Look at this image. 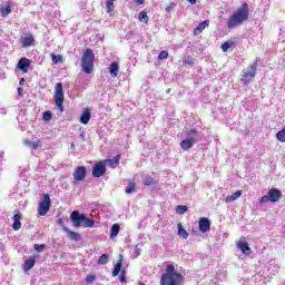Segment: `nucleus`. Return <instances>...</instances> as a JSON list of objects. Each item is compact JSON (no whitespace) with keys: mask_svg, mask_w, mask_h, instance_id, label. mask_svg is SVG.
<instances>
[{"mask_svg":"<svg viewBox=\"0 0 285 285\" xmlns=\"http://www.w3.org/2000/svg\"><path fill=\"white\" fill-rule=\"evenodd\" d=\"M250 14V9H248V3L244 2L227 20L228 30L237 28V26H243L248 21Z\"/></svg>","mask_w":285,"mask_h":285,"instance_id":"f257e3e1","label":"nucleus"},{"mask_svg":"<svg viewBox=\"0 0 285 285\" xmlns=\"http://www.w3.org/2000/svg\"><path fill=\"white\" fill-rule=\"evenodd\" d=\"M161 285H181L184 276L175 271L174 265H167L166 273L160 278Z\"/></svg>","mask_w":285,"mask_h":285,"instance_id":"f03ea898","label":"nucleus"},{"mask_svg":"<svg viewBox=\"0 0 285 285\" xmlns=\"http://www.w3.org/2000/svg\"><path fill=\"white\" fill-rule=\"evenodd\" d=\"M81 68L86 75L92 72V68H95V52H92V49H86L82 53Z\"/></svg>","mask_w":285,"mask_h":285,"instance_id":"7ed1b4c3","label":"nucleus"},{"mask_svg":"<svg viewBox=\"0 0 285 285\" xmlns=\"http://www.w3.org/2000/svg\"><path fill=\"white\" fill-rule=\"evenodd\" d=\"M50 206H52L50 195L43 194L42 200L38 205V215H40V217H46V215H48V212L50 210Z\"/></svg>","mask_w":285,"mask_h":285,"instance_id":"20e7f679","label":"nucleus"},{"mask_svg":"<svg viewBox=\"0 0 285 285\" xmlns=\"http://www.w3.org/2000/svg\"><path fill=\"white\" fill-rule=\"evenodd\" d=\"M55 106L60 110V112H63V85L61 82H58L56 85V91H55Z\"/></svg>","mask_w":285,"mask_h":285,"instance_id":"39448f33","label":"nucleus"},{"mask_svg":"<svg viewBox=\"0 0 285 285\" xmlns=\"http://www.w3.org/2000/svg\"><path fill=\"white\" fill-rule=\"evenodd\" d=\"M255 75H257V61H254L248 68L247 72H245L242 77V81L244 86H248L252 79H255Z\"/></svg>","mask_w":285,"mask_h":285,"instance_id":"423d86ee","label":"nucleus"},{"mask_svg":"<svg viewBox=\"0 0 285 285\" xmlns=\"http://www.w3.org/2000/svg\"><path fill=\"white\" fill-rule=\"evenodd\" d=\"M281 198H282V191H279V189L277 188H273L267 193V195L261 198V204H266V202H272V203L279 202Z\"/></svg>","mask_w":285,"mask_h":285,"instance_id":"0eeeda50","label":"nucleus"},{"mask_svg":"<svg viewBox=\"0 0 285 285\" xmlns=\"http://www.w3.org/2000/svg\"><path fill=\"white\" fill-rule=\"evenodd\" d=\"M88 175V170L83 166L76 167L73 173V184L77 181H83Z\"/></svg>","mask_w":285,"mask_h":285,"instance_id":"6e6552de","label":"nucleus"},{"mask_svg":"<svg viewBox=\"0 0 285 285\" xmlns=\"http://www.w3.org/2000/svg\"><path fill=\"white\" fill-rule=\"evenodd\" d=\"M83 214H79L78 210H73L70 215V219L75 226V228L81 227V224H83Z\"/></svg>","mask_w":285,"mask_h":285,"instance_id":"1a4fd4ad","label":"nucleus"},{"mask_svg":"<svg viewBox=\"0 0 285 285\" xmlns=\"http://www.w3.org/2000/svg\"><path fill=\"white\" fill-rule=\"evenodd\" d=\"M104 175H106V163L100 161L94 166L92 176L104 177Z\"/></svg>","mask_w":285,"mask_h":285,"instance_id":"9d476101","label":"nucleus"},{"mask_svg":"<svg viewBox=\"0 0 285 285\" xmlns=\"http://www.w3.org/2000/svg\"><path fill=\"white\" fill-rule=\"evenodd\" d=\"M20 43L22 48H30L35 43V37L31 33H27L21 37Z\"/></svg>","mask_w":285,"mask_h":285,"instance_id":"9b49d317","label":"nucleus"},{"mask_svg":"<svg viewBox=\"0 0 285 285\" xmlns=\"http://www.w3.org/2000/svg\"><path fill=\"white\" fill-rule=\"evenodd\" d=\"M200 233H208L210 230V220L206 217H203L198 222Z\"/></svg>","mask_w":285,"mask_h":285,"instance_id":"f8f14e48","label":"nucleus"},{"mask_svg":"<svg viewBox=\"0 0 285 285\" xmlns=\"http://www.w3.org/2000/svg\"><path fill=\"white\" fill-rule=\"evenodd\" d=\"M237 248L242 250L244 255H250V247L248 246V243L244 238H242L237 243Z\"/></svg>","mask_w":285,"mask_h":285,"instance_id":"ddd939ff","label":"nucleus"},{"mask_svg":"<svg viewBox=\"0 0 285 285\" xmlns=\"http://www.w3.org/2000/svg\"><path fill=\"white\" fill-rule=\"evenodd\" d=\"M18 69L22 72H28L30 70V60L28 58H21L18 61Z\"/></svg>","mask_w":285,"mask_h":285,"instance_id":"4468645a","label":"nucleus"},{"mask_svg":"<svg viewBox=\"0 0 285 285\" xmlns=\"http://www.w3.org/2000/svg\"><path fill=\"white\" fill-rule=\"evenodd\" d=\"M12 219H13V224H12L13 230H20V228H21V213L16 210Z\"/></svg>","mask_w":285,"mask_h":285,"instance_id":"2eb2a0df","label":"nucleus"},{"mask_svg":"<svg viewBox=\"0 0 285 285\" xmlns=\"http://www.w3.org/2000/svg\"><path fill=\"white\" fill-rule=\"evenodd\" d=\"M186 137H187L186 138L187 140L193 141L194 144H197L199 132L195 129H190V130L187 131Z\"/></svg>","mask_w":285,"mask_h":285,"instance_id":"dca6fc26","label":"nucleus"},{"mask_svg":"<svg viewBox=\"0 0 285 285\" xmlns=\"http://www.w3.org/2000/svg\"><path fill=\"white\" fill-rule=\"evenodd\" d=\"M65 233L68 234L69 239H71L72 242H79V239H81V235H79V233L72 232L67 227H65Z\"/></svg>","mask_w":285,"mask_h":285,"instance_id":"f3484780","label":"nucleus"},{"mask_svg":"<svg viewBox=\"0 0 285 285\" xmlns=\"http://www.w3.org/2000/svg\"><path fill=\"white\" fill-rule=\"evenodd\" d=\"M0 12L2 17H8L12 12V3L7 2L6 6L1 7Z\"/></svg>","mask_w":285,"mask_h":285,"instance_id":"a211bd4d","label":"nucleus"},{"mask_svg":"<svg viewBox=\"0 0 285 285\" xmlns=\"http://www.w3.org/2000/svg\"><path fill=\"white\" fill-rule=\"evenodd\" d=\"M35 268V256H30L26 262L23 266V271H32Z\"/></svg>","mask_w":285,"mask_h":285,"instance_id":"6ab92c4d","label":"nucleus"},{"mask_svg":"<svg viewBox=\"0 0 285 285\" xmlns=\"http://www.w3.org/2000/svg\"><path fill=\"white\" fill-rule=\"evenodd\" d=\"M80 121L86 126L90 121V109L86 108L80 116Z\"/></svg>","mask_w":285,"mask_h":285,"instance_id":"aec40b11","label":"nucleus"},{"mask_svg":"<svg viewBox=\"0 0 285 285\" xmlns=\"http://www.w3.org/2000/svg\"><path fill=\"white\" fill-rule=\"evenodd\" d=\"M144 186H155L157 184V180L150 176V175H145L142 178Z\"/></svg>","mask_w":285,"mask_h":285,"instance_id":"412c9836","label":"nucleus"},{"mask_svg":"<svg viewBox=\"0 0 285 285\" xmlns=\"http://www.w3.org/2000/svg\"><path fill=\"white\" fill-rule=\"evenodd\" d=\"M242 197V190H237L234 194L226 197L227 204H233V202H236V199H239Z\"/></svg>","mask_w":285,"mask_h":285,"instance_id":"4be33fe9","label":"nucleus"},{"mask_svg":"<svg viewBox=\"0 0 285 285\" xmlns=\"http://www.w3.org/2000/svg\"><path fill=\"white\" fill-rule=\"evenodd\" d=\"M109 75H111V77H117V75H119V63L111 62L109 67Z\"/></svg>","mask_w":285,"mask_h":285,"instance_id":"5701e85b","label":"nucleus"},{"mask_svg":"<svg viewBox=\"0 0 285 285\" xmlns=\"http://www.w3.org/2000/svg\"><path fill=\"white\" fill-rule=\"evenodd\" d=\"M193 146H195V142L193 140H188L187 138L180 142V148L183 150H190Z\"/></svg>","mask_w":285,"mask_h":285,"instance_id":"b1692460","label":"nucleus"},{"mask_svg":"<svg viewBox=\"0 0 285 285\" xmlns=\"http://www.w3.org/2000/svg\"><path fill=\"white\" fill-rule=\"evenodd\" d=\"M178 237L183 239H188V232L184 229V225L181 223L178 224Z\"/></svg>","mask_w":285,"mask_h":285,"instance_id":"393cba45","label":"nucleus"},{"mask_svg":"<svg viewBox=\"0 0 285 285\" xmlns=\"http://www.w3.org/2000/svg\"><path fill=\"white\" fill-rule=\"evenodd\" d=\"M119 230H120L119 224H114L110 228V238L115 239V237L119 235Z\"/></svg>","mask_w":285,"mask_h":285,"instance_id":"a878e982","label":"nucleus"},{"mask_svg":"<svg viewBox=\"0 0 285 285\" xmlns=\"http://www.w3.org/2000/svg\"><path fill=\"white\" fill-rule=\"evenodd\" d=\"M82 226H83V228H92V226H95V220L86 217V215H85L83 219H82Z\"/></svg>","mask_w":285,"mask_h":285,"instance_id":"bb28decb","label":"nucleus"},{"mask_svg":"<svg viewBox=\"0 0 285 285\" xmlns=\"http://www.w3.org/2000/svg\"><path fill=\"white\" fill-rule=\"evenodd\" d=\"M24 145H27L29 148H32L33 150L39 148V141L24 140Z\"/></svg>","mask_w":285,"mask_h":285,"instance_id":"cd10ccee","label":"nucleus"},{"mask_svg":"<svg viewBox=\"0 0 285 285\" xmlns=\"http://www.w3.org/2000/svg\"><path fill=\"white\" fill-rule=\"evenodd\" d=\"M138 19L142 23H148V13L146 11H140Z\"/></svg>","mask_w":285,"mask_h":285,"instance_id":"c85d7f7f","label":"nucleus"},{"mask_svg":"<svg viewBox=\"0 0 285 285\" xmlns=\"http://www.w3.org/2000/svg\"><path fill=\"white\" fill-rule=\"evenodd\" d=\"M208 27V21H203L198 24V27L195 29V33L197 35L198 32H202L203 30Z\"/></svg>","mask_w":285,"mask_h":285,"instance_id":"c756f323","label":"nucleus"},{"mask_svg":"<svg viewBox=\"0 0 285 285\" xmlns=\"http://www.w3.org/2000/svg\"><path fill=\"white\" fill-rule=\"evenodd\" d=\"M234 46H235V42L227 41V42L222 45V50H223V52H228V49L233 48Z\"/></svg>","mask_w":285,"mask_h":285,"instance_id":"7c9ffc66","label":"nucleus"},{"mask_svg":"<svg viewBox=\"0 0 285 285\" xmlns=\"http://www.w3.org/2000/svg\"><path fill=\"white\" fill-rule=\"evenodd\" d=\"M106 8L107 12H112V10H115V0H107Z\"/></svg>","mask_w":285,"mask_h":285,"instance_id":"2f4dec72","label":"nucleus"},{"mask_svg":"<svg viewBox=\"0 0 285 285\" xmlns=\"http://www.w3.org/2000/svg\"><path fill=\"white\" fill-rule=\"evenodd\" d=\"M176 213H179V215H184L185 213H188V207L185 205H178L176 207Z\"/></svg>","mask_w":285,"mask_h":285,"instance_id":"473e14b6","label":"nucleus"},{"mask_svg":"<svg viewBox=\"0 0 285 285\" xmlns=\"http://www.w3.org/2000/svg\"><path fill=\"white\" fill-rule=\"evenodd\" d=\"M135 188H136L135 183L129 181L125 191H126L127 195H130L131 193H135Z\"/></svg>","mask_w":285,"mask_h":285,"instance_id":"72a5a7b5","label":"nucleus"},{"mask_svg":"<svg viewBox=\"0 0 285 285\" xmlns=\"http://www.w3.org/2000/svg\"><path fill=\"white\" fill-rule=\"evenodd\" d=\"M121 272V262L117 263L114 271H112V276L117 277V275H119V273Z\"/></svg>","mask_w":285,"mask_h":285,"instance_id":"f704fd0d","label":"nucleus"},{"mask_svg":"<svg viewBox=\"0 0 285 285\" xmlns=\"http://www.w3.org/2000/svg\"><path fill=\"white\" fill-rule=\"evenodd\" d=\"M183 63H184L185 66H193V65L195 63V60H193V57L187 56V57H185V59L183 60Z\"/></svg>","mask_w":285,"mask_h":285,"instance_id":"c9c22d12","label":"nucleus"},{"mask_svg":"<svg viewBox=\"0 0 285 285\" xmlns=\"http://www.w3.org/2000/svg\"><path fill=\"white\" fill-rule=\"evenodd\" d=\"M276 139H278V141H285V129H282L276 134Z\"/></svg>","mask_w":285,"mask_h":285,"instance_id":"e433bc0d","label":"nucleus"},{"mask_svg":"<svg viewBox=\"0 0 285 285\" xmlns=\"http://www.w3.org/2000/svg\"><path fill=\"white\" fill-rule=\"evenodd\" d=\"M98 264H101L102 266L108 264V256L107 254H102L99 259H98Z\"/></svg>","mask_w":285,"mask_h":285,"instance_id":"4c0bfd02","label":"nucleus"},{"mask_svg":"<svg viewBox=\"0 0 285 285\" xmlns=\"http://www.w3.org/2000/svg\"><path fill=\"white\" fill-rule=\"evenodd\" d=\"M43 121H50L52 119V112L45 111L42 116Z\"/></svg>","mask_w":285,"mask_h":285,"instance_id":"58836bf2","label":"nucleus"},{"mask_svg":"<svg viewBox=\"0 0 285 285\" xmlns=\"http://www.w3.org/2000/svg\"><path fill=\"white\" fill-rule=\"evenodd\" d=\"M107 164H111V166H117V164H119V156L115 157L114 159L107 160Z\"/></svg>","mask_w":285,"mask_h":285,"instance_id":"ea45409f","label":"nucleus"},{"mask_svg":"<svg viewBox=\"0 0 285 285\" xmlns=\"http://www.w3.org/2000/svg\"><path fill=\"white\" fill-rule=\"evenodd\" d=\"M158 59L161 61L164 59H168V51H160Z\"/></svg>","mask_w":285,"mask_h":285,"instance_id":"a19ab883","label":"nucleus"},{"mask_svg":"<svg viewBox=\"0 0 285 285\" xmlns=\"http://www.w3.org/2000/svg\"><path fill=\"white\" fill-rule=\"evenodd\" d=\"M33 248H35V250H37V253H41L43 250V248H46V245L36 244V245H33Z\"/></svg>","mask_w":285,"mask_h":285,"instance_id":"79ce46f5","label":"nucleus"},{"mask_svg":"<svg viewBox=\"0 0 285 285\" xmlns=\"http://www.w3.org/2000/svg\"><path fill=\"white\" fill-rule=\"evenodd\" d=\"M95 279H96L95 275H88V276L86 277L87 284H92V282H95Z\"/></svg>","mask_w":285,"mask_h":285,"instance_id":"37998d69","label":"nucleus"},{"mask_svg":"<svg viewBox=\"0 0 285 285\" xmlns=\"http://www.w3.org/2000/svg\"><path fill=\"white\" fill-rule=\"evenodd\" d=\"M51 59L53 63H59V59H61V56L52 55Z\"/></svg>","mask_w":285,"mask_h":285,"instance_id":"c03bdc74","label":"nucleus"},{"mask_svg":"<svg viewBox=\"0 0 285 285\" xmlns=\"http://www.w3.org/2000/svg\"><path fill=\"white\" fill-rule=\"evenodd\" d=\"M23 94V88L19 87L18 88V95L21 96Z\"/></svg>","mask_w":285,"mask_h":285,"instance_id":"a18cd8bd","label":"nucleus"},{"mask_svg":"<svg viewBox=\"0 0 285 285\" xmlns=\"http://www.w3.org/2000/svg\"><path fill=\"white\" fill-rule=\"evenodd\" d=\"M19 83H20V86H23V83H26V78H21Z\"/></svg>","mask_w":285,"mask_h":285,"instance_id":"49530a36","label":"nucleus"},{"mask_svg":"<svg viewBox=\"0 0 285 285\" xmlns=\"http://www.w3.org/2000/svg\"><path fill=\"white\" fill-rule=\"evenodd\" d=\"M0 115H8V111L6 109H0Z\"/></svg>","mask_w":285,"mask_h":285,"instance_id":"de8ad7c7","label":"nucleus"},{"mask_svg":"<svg viewBox=\"0 0 285 285\" xmlns=\"http://www.w3.org/2000/svg\"><path fill=\"white\" fill-rule=\"evenodd\" d=\"M191 6H195L197 3V0H187Z\"/></svg>","mask_w":285,"mask_h":285,"instance_id":"09e8293b","label":"nucleus"},{"mask_svg":"<svg viewBox=\"0 0 285 285\" xmlns=\"http://www.w3.org/2000/svg\"><path fill=\"white\" fill-rule=\"evenodd\" d=\"M136 3H138V6H141L144 3V0H135Z\"/></svg>","mask_w":285,"mask_h":285,"instance_id":"8fccbe9b","label":"nucleus"},{"mask_svg":"<svg viewBox=\"0 0 285 285\" xmlns=\"http://www.w3.org/2000/svg\"><path fill=\"white\" fill-rule=\"evenodd\" d=\"M120 282H126V278L124 276H120Z\"/></svg>","mask_w":285,"mask_h":285,"instance_id":"3c124183","label":"nucleus"},{"mask_svg":"<svg viewBox=\"0 0 285 285\" xmlns=\"http://www.w3.org/2000/svg\"><path fill=\"white\" fill-rule=\"evenodd\" d=\"M71 148H75V144H71Z\"/></svg>","mask_w":285,"mask_h":285,"instance_id":"603ef678","label":"nucleus"}]
</instances>
